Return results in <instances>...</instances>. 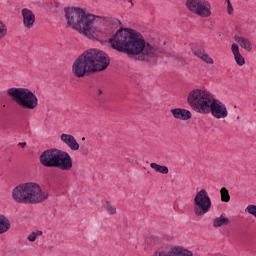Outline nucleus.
I'll return each instance as SVG.
<instances>
[{
	"label": "nucleus",
	"mask_w": 256,
	"mask_h": 256,
	"mask_svg": "<svg viewBox=\"0 0 256 256\" xmlns=\"http://www.w3.org/2000/svg\"><path fill=\"white\" fill-rule=\"evenodd\" d=\"M230 220L229 218H226L223 215H220L219 217H216L213 221V227L215 229L219 228V227H223V225H229Z\"/></svg>",
	"instance_id": "21"
},
{
	"label": "nucleus",
	"mask_w": 256,
	"mask_h": 256,
	"mask_svg": "<svg viewBox=\"0 0 256 256\" xmlns=\"http://www.w3.org/2000/svg\"><path fill=\"white\" fill-rule=\"evenodd\" d=\"M246 213H249V215H253V217L256 218V205L250 204L245 209Z\"/></svg>",
	"instance_id": "28"
},
{
	"label": "nucleus",
	"mask_w": 256,
	"mask_h": 256,
	"mask_svg": "<svg viewBox=\"0 0 256 256\" xmlns=\"http://www.w3.org/2000/svg\"><path fill=\"white\" fill-rule=\"evenodd\" d=\"M35 239H37V234L35 232H32L29 236H28V241H31V243H33L35 241Z\"/></svg>",
	"instance_id": "30"
},
{
	"label": "nucleus",
	"mask_w": 256,
	"mask_h": 256,
	"mask_svg": "<svg viewBox=\"0 0 256 256\" xmlns=\"http://www.w3.org/2000/svg\"><path fill=\"white\" fill-rule=\"evenodd\" d=\"M54 3L56 7H59V2L54 1Z\"/></svg>",
	"instance_id": "34"
},
{
	"label": "nucleus",
	"mask_w": 256,
	"mask_h": 256,
	"mask_svg": "<svg viewBox=\"0 0 256 256\" xmlns=\"http://www.w3.org/2000/svg\"><path fill=\"white\" fill-rule=\"evenodd\" d=\"M82 141H85V137L82 138Z\"/></svg>",
	"instance_id": "36"
},
{
	"label": "nucleus",
	"mask_w": 256,
	"mask_h": 256,
	"mask_svg": "<svg viewBox=\"0 0 256 256\" xmlns=\"http://www.w3.org/2000/svg\"><path fill=\"white\" fill-rule=\"evenodd\" d=\"M187 103L195 113L209 115L214 119H227L229 111L227 105L216 99L211 93L201 89H194L188 93Z\"/></svg>",
	"instance_id": "2"
},
{
	"label": "nucleus",
	"mask_w": 256,
	"mask_h": 256,
	"mask_svg": "<svg viewBox=\"0 0 256 256\" xmlns=\"http://www.w3.org/2000/svg\"><path fill=\"white\" fill-rule=\"evenodd\" d=\"M185 7L190 13L202 17L203 19H207V17L213 15L211 2L207 0H186Z\"/></svg>",
	"instance_id": "7"
},
{
	"label": "nucleus",
	"mask_w": 256,
	"mask_h": 256,
	"mask_svg": "<svg viewBox=\"0 0 256 256\" xmlns=\"http://www.w3.org/2000/svg\"><path fill=\"white\" fill-rule=\"evenodd\" d=\"M234 40L242 49H245V51H251V49H253L251 41L245 37L235 36Z\"/></svg>",
	"instance_id": "17"
},
{
	"label": "nucleus",
	"mask_w": 256,
	"mask_h": 256,
	"mask_svg": "<svg viewBox=\"0 0 256 256\" xmlns=\"http://www.w3.org/2000/svg\"><path fill=\"white\" fill-rule=\"evenodd\" d=\"M21 15L24 27L26 29H33V25H35V13L28 8H23Z\"/></svg>",
	"instance_id": "14"
},
{
	"label": "nucleus",
	"mask_w": 256,
	"mask_h": 256,
	"mask_svg": "<svg viewBox=\"0 0 256 256\" xmlns=\"http://www.w3.org/2000/svg\"><path fill=\"white\" fill-rule=\"evenodd\" d=\"M151 169H154L156 173H161L162 175H167L169 173V168L167 166H161L155 162L150 164Z\"/></svg>",
	"instance_id": "22"
},
{
	"label": "nucleus",
	"mask_w": 256,
	"mask_h": 256,
	"mask_svg": "<svg viewBox=\"0 0 256 256\" xmlns=\"http://www.w3.org/2000/svg\"><path fill=\"white\" fill-rule=\"evenodd\" d=\"M172 256H193V252L183 247L176 246L172 247Z\"/></svg>",
	"instance_id": "20"
},
{
	"label": "nucleus",
	"mask_w": 256,
	"mask_h": 256,
	"mask_svg": "<svg viewBox=\"0 0 256 256\" xmlns=\"http://www.w3.org/2000/svg\"><path fill=\"white\" fill-rule=\"evenodd\" d=\"M72 168L73 159L71 158V155L63 150H59L55 169H61V171H71Z\"/></svg>",
	"instance_id": "12"
},
{
	"label": "nucleus",
	"mask_w": 256,
	"mask_h": 256,
	"mask_svg": "<svg viewBox=\"0 0 256 256\" xmlns=\"http://www.w3.org/2000/svg\"><path fill=\"white\" fill-rule=\"evenodd\" d=\"M171 113L175 119H180L181 121H189L192 117L191 111L182 108L172 109Z\"/></svg>",
	"instance_id": "16"
},
{
	"label": "nucleus",
	"mask_w": 256,
	"mask_h": 256,
	"mask_svg": "<svg viewBox=\"0 0 256 256\" xmlns=\"http://www.w3.org/2000/svg\"><path fill=\"white\" fill-rule=\"evenodd\" d=\"M130 3H133V0H129Z\"/></svg>",
	"instance_id": "35"
},
{
	"label": "nucleus",
	"mask_w": 256,
	"mask_h": 256,
	"mask_svg": "<svg viewBox=\"0 0 256 256\" xmlns=\"http://www.w3.org/2000/svg\"><path fill=\"white\" fill-rule=\"evenodd\" d=\"M220 196L222 203H229V201H231V195H229V190H227V188L225 187L221 188Z\"/></svg>",
	"instance_id": "23"
},
{
	"label": "nucleus",
	"mask_w": 256,
	"mask_h": 256,
	"mask_svg": "<svg viewBox=\"0 0 256 256\" xmlns=\"http://www.w3.org/2000/svg\"><path fill=\"white\" fill-rule=\"evenodd\" d=\"M98 95H103V90L98 89Z\"/></svg>",
	"instance_id": "33"
},
{
	"label": "nucleus",
	"mask_w": 256,
	"mask_h": 256,
	"mask_svg": "<svg viewBox=\"0 0 256 256\" xmlns=\"http://www.w3.org/2000/svg\"><path fill=\"white\" fill-rule=\"evenodd\" d=\"M95 17V27H97L98 31H100V35L97 37H101V35H111L115 29H119V27H121V20L117 18L101 16Z\"/></svg>",
	"instance_id": "9"
},
{
	"label": "nucleus",
	"mask_w": 256,
	"mask_h": 256,
	"mask_svg": "<svg viewBox=\"0 0 256 256\" xmlns=\"http://www.w3.org/2000/svg\"><path fill=\"white\" fill-rule=\"evenodd\" d=\"M190 49L193 55H195V57H198L208 65H213L214 63L213 58H211L209 54L205 53V46H203L201 43L190 44Z\"/></svg>",
	"instance_id": "13"
},
{
	"label": "nucleus",
	"mask_w": 256,
	"mask_h": 256,
	"mask_svg": "<svg viewBox=\"0 0 256 256\" xmlns=\"http://www.w3.org/2000/svg\"><path fill=\"white\" fill-rule=\"evenodd\" d=\"M49 198V193L42 191L35 182H28L16 186L12 191V199L22 205H36Z\"/></svg>",
	"instance_id": "4"
},
{
	"label": "nucleus",
	"mask_w": 256,
	"mask_h": 256,
	"mask_svg": "<svg viewBox=\"0 0 256 256\" xmlns=\"http://www.w3.org/2000/svg\"><path fill=\"white\" fill-rule=\"evenodd\" d=\"M60 139L71 149V151H79V143L75 139V136L71 134H62Z\"/></svg>",
	"instance_id": "15"
},
{
	"label": "nucleus",
	"mask_w": 256,
	"mask_h": 256,
	"mask_svg": "<svg viewBox=\"0 0 256 256\" xmlns=\"http://www.w3.org/2000/svg\"><path fill=\"white\" fill-rule=\"evenodd\" d=\"M6 93L18 107H21V109L33 111L39 107V99L37 98V95L27 88L12 87L9 88Z\"/></svg>",
	"instance_id": "5"
},
{
	"label": "nucleus",
	"mask_w": 256,
	"mask_h": 256,
	"mask_svg": "<svg viewBox=\"0 0 256 256\" xmlns=\"http://www.w3.org/2000/svg\"><path fill=\"white\" fill-rule=\"evenodd\" d=\"M194 215L197 217H203L206 213L211 211V198L207 193V190L201 189L196 193L194 197V207H193Z\"/></svg>",
	"instance_id": "8"
},
{
	"label": "nucleus",
	"mask_w": 256,
	"mask_h": 256,
	"mask_svg": "<svg viewBox=\"0 0 256 256\" xmlns=\"http://www.w3.org/2000/svg\"><path fill=\"white\" fill-rule=\"evenodd\" d=\"M153 256H173L172 248L168 250H158L153 254Z\"/></svg>",
	"instance_id": "26"
},
{
	"label": "nucleus",
	"mask_w": 256,
	"mask_h": 256,
	"mask_svg": "<svg viewBox=\"0 0 256 256\" xmlns=\"http://www.w3.org/2000/svg\"><path fill=\"white\" fill-rule=\"evenodd\" d=\"M18 145L22 148L27 147V142H19Z\"/></svg>",
	"instance_id": "31"
},
{
	"label": "nucleus",
	"mask_w": 256,
	"mask_h": 256,
	"mask_svg": "<svg viewBox=\"0 0 256 256\" xmlns=\"http://www.w3.org/2000/svg\"><path fill=\"white\" fill-rule=\"evenodd\" d=\"M110 46L119 53L137 55L144 63H177L175 56L165 54V49L157 44L145 42V38L137 30L119 28L109 39Z\"/></svg>",
	"instance_id": "1"
},
{
	"label": "nucleus",
	"mask_w": 256,
	"mask_h": 256,
	"mask_svg": "<svg viewBox=\"0 0 256 256\" xmlns=\"http://www.w3.org/2000/svg\"><path fill=\"white\" fill-rule=\"evenodd\" d=\"M7 24L0 20V41L7 37Z\"/></svg>",
	"instance_id": "24"
},
{
	"label": "nucleus",
	"mask_w": 256,
	"mask_h": 256,
	"mask_svg": "<svg viewBox=\"0 0 256 256\" xmlns=\"http://www.w3.org/2000/svg\"><path fill=\"white\" fill-rule=\"evenodd\" d=\"M109 65V56L99 49L84 51L73 63V65Z\"/></svg>",
	"instance_id": "6"
},
{
	"label": "nucleus",
	"mask_w": 256,
	"mask_h": 256,
	"mask_svg": "<svg viewBox=\"0 0 256 256\" xmlns=\"http://www.w3.org/2000/svg\"><path fill=\"white\" fill-rule=\"evenodd\" d=\"M145 243L146 245H149V246L157 245V243H159V238L155 236H150L146 238Z\"/></svg>",
	"instance_id": "27"
},
{
	"label": "nucleus",
	"mask_w": 256,
	"mask_h": 256,
	"mask_svg": "<svg viewBox=\"0 0 256 256\" xmlns=\"http://www.w3.org/2000/svg\"><path fill=\"white\" fill-rule=\"evenodd\" d=\"M104 207L108 215H117V208L113 204L107 202Z\"/></svg>",
	"instance_id": "25"
},
{
	"label": "nucleus",
	"mask_w": 256,
	"mask_h": 256,
	"mask_svg": "<svg viewBox=\"0 0 256 256\" xmlns=\"http://www.w3.org/2000/svg\"><path fill=\"white\" fill-rule=\"evenodd\" d=\"M107 65H73L72 73L74 77L81 79L85 75H93V73H100V71H105Z\"/></svg>",
	"instance_id": "10"
},
{
	"label": "nucleus",
	"mask_w": 256,
	"mask_h": 256,
	"mask_svg": "<svg viewBox=\"0 0 256 256\" xmlns=\"http://www.w3.org/2000/svg\"><path fill=\"white\" fill-rule=\"evenodd\" d=\"M227 11L229 15L233 13V5H231V0H227Z\"/></svg>",
	"instance_id": "29"
},
{
	"label": "nucleus",
	"mask_w": 256,
	"mask_h": 256,
	"mask_svg": "<svg viewBox=\"0 0 256 256\" xmlns=\"http://www.w3.org/2000/svg\"><path fill=\"white\" fill-rule=\"evenodd\" d=\"M67 27L78 31L88 39H97L101 31L95 26V15L87 14L85 9L79 7H68L64 9Z\"/></svg>",
	"instance_id": "3"
},
{
	"label": "nucleus",
	"mask_w": 256,
	"mask_h": 256,
	"mask_svg": "<svg viewBox=\"0 0 256 256\" xmlns=\"http://www.w3.org/2000/svg\"><path fill=\"white\" fill-rule=\"evenodd\" d=\"M59 156V149H48L42 152L39 161L43 167L55 168L57 165V158Z\"/></svg>",
	"instance_id": "11"
},
{
	"label": "nucleus",
	"mask_w": 256,
	"mask_h": 256,
	"mask_svg": "<svg viewBox=\"0 0 256 256\" xmlns=\"http://www.w3.org/2000/svg\"><path fill=\"white\" fill-rule=\"evenodd\" d=\"M35 234L37 235V237H39V236L43 235V232L42 231H37V232H35Z\"/></svg>",
	"instance_id": "32"
},
{
	"label": "nucleus",
	"mask_w": 256,
	"mask_h": 256,
	"mask_svg": "<svg viewBox=\"0 0 256 256\" xmlns=\"http://www.w3.org/2000/svg\"><path fill=\"white\" fill-rule=\"evenodd\" d=\"M232 53L234 55L235 61L238 65H243L245 64V58H243V56L241 55V53L239 52V45L237 44H232Z\"/></svg>",
	"instance_id": "19"
},
{
	"label": "nucleus",
	"mask_w": 256,
	"mask_h": 256,
	"mask_svg": "<svg viewBox=\"0 0 256 256\" xmlns=\"http://www.w3.org/2000/svg\"><path fill=\"white\" fill-rule=\"evenodd\" d=\"M9 229H11V222L9 221V218L0 214V235L7 233Z\"/></svg>",
	"instance_id": "18"
}]
</instances>
